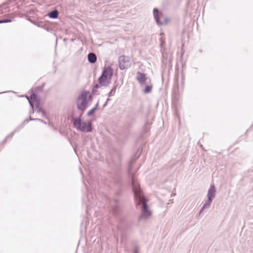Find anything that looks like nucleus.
Here are the masks:
<instances>
[{
  "mask_svg": "<svg viewBox=\"0 0 253 253\" xmlns=\"http://www.w3.org/2000/svg\"><path fill=\"white\" fill-rule=\"evenodd\" d=\"M153 15L157 24L159 25H166L169 21V19L166 17L162 12H160L156 8L153 10Z\"/></svg>",
  "mask_w": 253,
  "mask_h": 253,
  "instance_id": "obj_5",
  "label": "nucleus"
},
{
  "mask_svg": "<svg viewBox=\"0 0 253 253\" xmlns=\"http://www.w3.org/2000/svg\"><path fill=\"white\" fill-rule=\"evenodd\" d=\"M131 181L136 206L137 208L141 211L139 220H147L151 217L152 211L147 204V200L143 196L135 176H132Z\"/></svg>",
  "mask_w": 253,
  "mask_h": 253,
  "instance_id": "obj_1",
  "label": "nucleus"
},
{
  "mask_svg": "<svg viewBox=\"0 0 253 253\" xmlns=\"http://www.w3.org/2000/svg\"><path fill=\"white\" fill-rule=\"evenodd\" d=\"M119 64L121 70L126 69L130 65L129 58L125 56H120L119 59Z\"/></svg>",
  "mask_w": 253,
  "mask_h": 253,
  "instance_id": "obj_6",
  "label": "nucleus"
},
{
  "mask_svg": "<svg viewBox=\"0 0 253 253\" xmlns=\"http://www.w3.org/2000/svg\"><path fill=\"white\" fill-rule=\"evenodd\" d=\"M212 201L213 200L211 199L207 198V199L205 201L203 205V207L200 211L199 213L201 214L205 209L209 208L211 205Z\"/></svg>",
  "mask_w": 253,
  "mask_h": 253,
  "instance_id": "obj_10",
  "label": "nucleus"
},
{
  "mask_svg": "<svg viewBox=\"0 0 253 253\" xmlns=\"http://www.w3.org/2000/svg\"><path fill=\"white\" fill-rule=\"evenodd\" d=\"M216 195V188L213 184L210 185L207 193V198L213 200Z\"/></svg>",
  "mask_w": 253,
  "mask_h": 253,
  "instance_id": "obj_9",
  "label": "nucleus"
},
{
  "mask_svg": "<svg viewBox=\"0 0 253 253\" xmlns=\"http://www.w3.org/2000/svg\"><path fill=\"white\" fill-rule=\"evenodd\" d=\"M147 83H148V84H146L145 88L143 90V92L145 93H149L151 92L152 91V87H153V85L151 83V81L148 82Z\"/></svg>",
  "mask_w": 253,
  "mask_h": 253,
  "instance_id": "obj_12",
  "label": "nucleus"
},
{
  "mask_svg": "<svg viewBox=\"0 0 253 253\" xmlns=\"http://www.w3.org/2000/svg\"><path fill=\"white\" fill-rule=\"evenodd\" d=\"M134 253H139L138 250L137 249H135L134 251Z\"/></svg>",
  "mask_w": 253,
  "mask_h": 253,
  "instance_id": "obj_17",
  "label": "nucleus"
},
{
  "mask_svg": "<svg viewBox=\"0 0 253 253\" xmlns=\"http://www.w3.org/2000/svg\"><path fill=\"white\" fill-rule=\"evenodd\" d=\"M136 79L141 85H144L148 82L151 81V80L147 77L145 74L140 72L137 73Z\"/></svg>",
  "mask_w": 253,
  "mask_h": 253,
  "instance_id": "obj_7",
  "label": "nucleus"
},
{
  "mask_svg": "<svg viewBox=\"0 0 253 253\" xmlns=\"http://www.w3.org/2000/svg\"><path fill=\"white\" fill-rule=\"evenodd\" d=\"M98 106V102L96 104L95 106L92 108L91 110H90L87 113V115L88 116H92L94 113L95 112V110L97 109V108Z\"/></svg>",
  "mask_w": 253,
  "mask_h": 253,
  "instance_id": "obj_14",
  "label": "nucleus"
},
{
  "mask_svg": "<svg viewBox=\"0 0 253 253\" xmlns=\"http://www.w3.org/2000/svg\"><path fill=\"white\" fill-rule=\"evenodd\" d=\"M74 126L78 129L84 132H90L91 131V123L84 122L79 118L74 119L73 122Z\"/></svg>",
  "mask_w": 253,
  "mask_h": 253,
  "instance_id": "obj_4",
  "label": "nucleus"
},
{
  "mask_svg": "<svg viewBox=\"0 0 253 253\" xmlns=\"http://www.w3.org/2000/svg\"><path fill=\"white\" fill-rule=\"evenodd\" d=\"M39 110H40V111L42 112V115L44 116V115H45V113L44 111V110H42V109H39Z\"/></svg>",
  "mask_w": 253,
  "mask_h": 253,
  "instance_id": "obj_16",
  "label": "nucleus"
},
{
  "mask_svg": "<svg viewBox=\"0 0 253 253\" xmlns=\"http://www.w3.org/2000/svg\"><path fill=\"white\" fill-rule=\"evenodd\" d=\"M113 70L110 66L105 67L102 75L99 78V83L102 86H107L111 82Z\"/></svg>",
  "mask_w": 253,
  "mask_h": 253,
  "instance_id": "obj_3",
  "label": "nucleus"
},
{
  "mask_svg": "<svg viewBox=\"0 0 253 253\" xmlns=\"http://www.w3.org/2000/svg\"><path fill=\"white\" fill-rule=\"evenodd\" d=\"M11 20L10 19H6L3 20H0V23H7V22H10Z\"/></svg>",
  "mask_w": 253,
  "mask_h": 253,
  "instance_id": "obj_15",
  "label": "nucleus"
},
{
  "mask_svg": "<svg viewBox=\"0 0 253 253\" xmlns=\"http://www.w3.org/2000/svg\"><path fill=\"white\" fill-rule=\"evenodd\" d=\"M92 96L89 91H83L78 97L77 104L78 108L83 112L91 102Z\"/></svg>",
  "mask_w": 253,
  "mask_h": 253,
  "instance_id": "obj_2",
  "label": "nucleus"
},
{
  "mask_svg": "<svg viewBox=\"0 0 253 253\" xmlns=\"http://www.w3.org/2000/svg\"><path fill=\"white\" fill-rule=\"evenodd\" d=\"M87 58L89 62L91 63H94L97 59L96 55L93 53H89L87 56Z\"/></svg>",
  "mask_w": 253,
  "mask_h": 253,
  "instance_id": "obj_11",
  "label": "nucleus"
},
{
  "mask_svg": "<svg viewBox=\"0 0 253 253\" xmlns=\"http://www.w3.org/2000/svg\"><path fill=\"white\" fill-rule=\"evenodd\" d=\"M29 102L31 106L33 108L34 106L39 107L40 102L37 96L35 94H33L31 95L30 98L27 97Z\"/></svg>",
  "mask_w": 253,
  "mask_h": 253,
  "instance_id": "obj_8",
  "label": "nucleus"
},
{
  "mask_svg": "<svg viewBox=\"0 0 253 253\" xmlns=\"http://www.w3.org/2000/svg\"><path fill=\"white\" fill-rule=\"evenodd\" d=\"M58 12L57 10H54L49 14V16L52 18H56L58 16Z\"/></svg>",
  "mask_w": 253,
  "mask_h": 253,
  "instance_id": "obj_13",
  "label": "nucleus"
},
{
  "mask_svg": "<svg viewBox=\"0 0 253 253\" xmlns=\"http://www.w3.org/2000/svg\"><path fill=\"white\" fill-rule=\"evenodd\" d=\"M115 87H114V88L112 89V90L111 91L110 93H112V92H113V91H115Z\"/></svg>",
  "mask_w": 253,
  "mask_h": 253,
  "instance_id": "obj_18",
  "label": "nucleus"
}]
</instances>
